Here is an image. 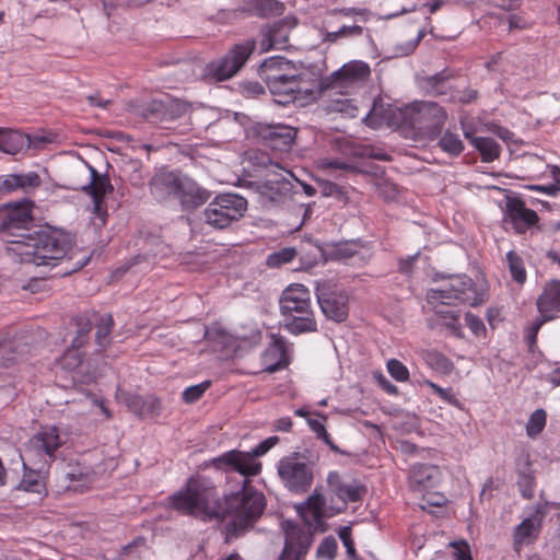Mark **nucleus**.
I'll return each mask as SVG.
<instances>
[{
	"instance_id": "obj_1",
	"label": "nucleus",
	"mask_w": 560,
	"mask_h": 560,
	"mask_svg": "<svg viewBox=\"0 0 560 560\" xmlns=\"http://www.w3.org/2000/svg\"><path fill=\"white\" fill-rule=\"evenodd\" d=\"M32 208L27 202L10 207L2 222L8 255L15 261L35 266H55L71 250L70 237L57 230L30 232Z\"/></svg>"
},
{
	"instance_id": "obj_2",
	"label": "nucleus",
	"mask_w": 560,
	"mask_h": 560,
	"mask_svg": "<svg viewBox=\"0 0 560 560\" xmlns=\"http://www.w3.org/2000/svg\"><path fill=\"white\" fill-rule=\"evenodd\" d=\"M448 115L435 102H413L393 110V124L413 140H433L442 131Z\"/></svg>"
},
{
	"instance_id": "obj_3",
	"label": "nucleus",
	"mask_w": 560,
	"mask_h": 560,
	"mask_svg": "<svg viewBox=\"0 0 560 560\" xmlns=\"http://www.w3.org/2000/svg\"><path fill=\"white\" fill-rule=\"evenodd\" d=\"M222 503L215 486L201 476L191 477L186 488L177 492V512L205 522H222Z\"/></svg>"
},
{
	"instance_id": "obj_4",
	"label": "nucleus",
	"mask_w": 560,
	"mask_h": 560,
	"mask_svg": "<svg viewBox=\"0 0 560 560\" xmlns=\"http://www.w3.org/2000/svg\"><path fill=\"white\" fill-rule=\"evenodd\" d=\"M222 508V522L230 520V533L238 536L260 518L266 509V498L250 485L248 477H244L242 489L224 497Z\"/></svg>"
},
{
	"instance_id": "obj_5",
	"label": "nucleus",
	"mask_w": 560,
	"mask_h": 560,
	"mask_svg": "<svg viewBox=\"0 0 560 560\" xmlns=\"http://www.w3.org/2000/svg\"><path fill=\"white\" fill-rule=\"evenodd\" d=\"M282 326L292 335L317 331V320L312 307L311 292L301 284H290L281 294Z\"/></svg>"
},
{
	"instance_id": "obj_6",
	"label": "nucleus",
	"mask_w": 560,
	"mask_h": 560,
	"mask_svg": "<svg viewBox=\"0 0 560 560\" xmlns=\"http://www.w3.org/2000/svg\"><path fill=\"white\" fill-rule=\"evenodd\" d=\"M485 301V292L466 275L452 276L439 288H432L427 293L428 304L463 303L477 306Z\"/></svg>"
},
{
	"instance_id": "obj_7",
	"label": "nucleus",
	"mask_w": 560,
	"mask_h": 560,
	"mask_svg": "<svg viewBox=\"0 0 560 560\" xmlns=\"http://www.w3.org/2000/svg\"><path fill=\"white\" fill-rule=\"evenodd\" d=\"M316 464L305 453L294 452L282 457L277 465L283 487L294 494L306 493L315 478Z\"/></svg>"
},
{
	"instance_id": "obj_8",
	"label": "nucleus",
	"mask_w": 560,
	"mask_h": 560,
	"mask_svg": "<svg viewBox=\"0 0 560 560\" xmlns=\"http://www.w3.org/2000/svg\"><path fill=\"white\" fill-rule=\"evenodd\" d=\"M371 68L362 60H351L319 80V91L326 96L350 95L370 78Z\"/></svg>"
},
{
	"instance_id": "obj_9",
	"label": "nucleus",
	"mask_w": 560,
	"mask_h": 560,
	"mask_svg": "<svg viewBox=\"0 0 560 560\" xmlns=\"http://www.w3.org/2000/svg\"><path fill=\"white\" fill-rule=\"evenodd\" d=\"M255 50V39H246L233 45L222 58L212 60L205 66L202 79L208 83H215L233 78Z\"/></svg>"
},
{
	"instance_id": "obj_10",
	"label": "nucleus",
	"mask_w": 560,
	"mask_h": 560,
	"mask_svg": "<svg viewBox=\"0 0 560 560\" xmlns=\"http://www.w3.org/2000/svg\"><path fill=\"white\" fill-rule=\"evenodd\" d=\"M279 442L278 436H269L255 446L252 453L232 450L213 459L214 466L225 471H236L243 477H254L260 474L261 463L256 457L265 455Z\"/></svg>"
},
{
	"instance_id": "obj_11",
	"label": "nucleus",
	"mask_w": 560,
	"mask_h": 560,
	"mask_svg": "<svg viewBox=\"0 0 560 560\" xmlns=\"http://www.w3.org/2000/svg\"><path fill=\"white\" fill-rule=\"evenodd\" d=\"M65 443L57 427H43L25 444L22 455L23 467L49 466L56 458V452Z\"/></svg>"
},
{
	"instance_id": "obj_12",
	"label": "nucleus",
	"mask_w": 560,
	"mask_h": 560,
	"mask_svg": "<svg viewBox=\"0 0 560 560\" xmlns=\"http://www.w3.org/2000/svg\"><path fill=\"white\" fill-rule=\"evenodd\" d=\"M247 200L236 194L217 196L205 210V220L213 229L223 230L243 218Z\"/></svg>"
},
{
	"instance_id": "obj_13",
	"label": "nucleus",
	"mask_w": 560,
	"mask_h": 560,
	"mask_svg": "<svg viewBox=\"0 0 560 560\" xmlns=\"http://www.w3.org/2000/svg\"><path fill=\"white\" fill-rule=\"evenodd\" d=\"M316 298L326 318L342 323L349 315V295L337 283L319 282L316 285Z\"/></svg>"
},
{
	"instance_id": "obj_14",
	"label": "nucleus",
	"mask_w": 560,
	"mask_h": 560,
	"mask_svg": "<svg viewBox=\"0 0 560 560\" xmlns=\"http://www.w3.org/2000/svg\"><path fill=\"white\" fill-rule=\"evenodd\" d=\"M329 492L337 498L330 499V514H340L347 510L348 503H355L363 500L366 494V487L357 480L347 481L338 471H330L327 475Z\"/></svg>"
},
{
	"instance_id": "obj_15",
	"label": "nucleus",
	"mask_w": 560,
	"mask_h": 560,
	"mask_svg": "<svg viewBox=\"0 0 560 560\" xmlns=\"http://www.w3.org/2000/svg\"><path fill=\"white\" fill-rule=\"evenodd\" d=\"M296 511L305 524L314 529L322 528L325 518L337 515L330 514V503L327 504L326 498L317 488L304 503L296 506Z\"/></svg>"
},
{
	"instance_id": "obj_16",
	"label": "nucleus",
	"mask_w": 560,
	"mask_h": 560,
	"mask_svg": "<svg viewBox=\"0 0 560 560\" xmlns=\"http://www.w3.org/2000/svg\"><path fill=\"white\" fill-rule=\"evenodd\" d=\"M504 220L512 225L515 233L524 234L538 223L539 217L522 199L514 197L506 201Z\"/></svg>"
},
{
	"instance_id": "obj_17",
	"label": "nucleus",
	"mask_w": 560,
	"mask_h": 560,
	"mask_svg": "<svg viewBox=\"0 0 560 560\" xmlns=\"http://www.w3.org/2000/svg\"><path fill=\"white\" fill-rule=\"evenodd\" d=\"M90 173L89 183L82 189L92 197L93 212L104 224L107 215L104 198L113 191L110 180L105 175H100L92 166H88Z\"/></svg>"
},
{
	"instance_id": "obj_18",
	"label": "nucleus",
	"mask_w": 560,
	"mask_h": 560,
	"mask_svg": "<svg viewBox=\"0 0 560 560\" xmlns=\"http://www.w3.org/2000/svg\"><path fill=\"white\" fill-rule=\"evenodd\" d=\"M210 192L187 176H177V202L183 211H191L203 206Z\"/></svg>"
},
{
	"instance_id": "obj_19",
	"label": "nucleus",
	"mask_w": 560,
	"mask_h": 560,
	"mask_svg": "<svg viewBox=\"0 0 560 560\" xmlns=\"http://www.w3.org/2000/svg\"><path fill=\"white\" fill-rule=\"evenodd\" d=\"M117 399L140 419H153L161 412V402L153 396H140L118 389Z\"/></svg>"
},
{
	"instance_id": "obj_20",
	"label": "nucleus",
	"mask_w": 560,
	"mask_h": 560,
	"mask_svg": "<svg viewBox=\"0 0 560 560\" xmlns=\"http://www.w3.org/2000/svg\"><path fill=\"white\" fill-rule=\"evenodd\" d=\"M311 546V538L298 526L288 523L285 544L279 560H302Z\"/></svg>"
},
{
	"instance_id": "obj_21",
	"label": "nucleus",
	"mask_w": 560,
	"mask_h": 560,
	"mask_svg": "<svg viewBox=\"0 0 560 560\" xmlns=\"http://www.w3.org/2000/svg\"><path fill=\"white\" fill-rule=\"evenodd\" d=\"M271 340V343L267 347L261 357L264 370L268 373L282 370L290 363L285 338L280 335L272 334Z\"/></svg>"
},
{
	"instance_id": "obj_22",
	"label": "nucleus",
	"mask_w": 560,
	"mask_h": 560,
	"mask_svg": "<svg viewBox=\"0 0 560 560\" xmlns=\"http://www.w3.org/2000/svg\"><path fill=\"white\" fill-rule=\"evenodd\" d=\"M537 311L547 319L560 318V280L547 282L536 301Z\"/></svg>"
},
{
	"instance_id": "obj_23",
	"label": "nucleus",
	"mask_w": 560,
	"mask_h": 560,
	"mask_svg": "<svg viewBox=\"0 0 560 560\" xmlns=\"http://www.w3.org/2000/svg\"><path fill=\"white\" fill-rule=\"evenodd\" d=\"M544 516V511L537 508L530 516L523 520V522L516 526L514 530V544L516 547L529 545L538 538L541 532Z\"/></svg>"
},
{
	"instance_id": "obj_24",
	"label": "nucleus",
	"mask_w": 560,
	"mask_h": 560,
	"mask_svg": "<svg viewBox=\"0 0 560 560\" xmlns=\"http://www.w3.org/2000/svg\"><path fill=\"white\" fill-rule=\"evenodd\" d=\"M150 190L156 201H171L175 196L174 171L168 167L159 168L150 182Z\"/></svg>"
},
{
	"instance_id": "obj_25",
	"label": "nucleus",
	"mask_w": 560,
	"mask_h": 560,
	"mask_svg": "<svg viewBox=\"0 0 560 560\" xmlns=\"http://www.w3.org/2000/svg\"><path fill=\"white\" fill-rule=\"evenodd\" d=\"M301 80V77L298 74L284 77L281 81H277V78L272 77L271 86L268 89L277 97L278 103H293L302 94Z\"/></svg>"
},
{
	"instance_id": "obj_26",
	"label": "nucleus",
	"mask_w": 560,
	"mask_h": 560,
	"mask_svg": "<svg viewBox=\"0 0 560 560\" xmlns=\"http://www.w3.org/2000/svg\"><path fill=\"white\" fill-rule=\"evenodd\" d=\"M464 136L479 152L482 162L491 163L499 159L501 145L495 139L491 137H475L474 132L468 129H464Z\"/></svg>"
},
{
	"instance_id": "obj_27",
	"label": "nucleus",
	"mask_w": 560,
	"mask_h": 560,
	"mask_svg": "<svg viewBox=\"0 0 560 560\" xmlns=\"http://www.w3.org/2000/svg\"><path fill=\"white\" fill-rule=\"evenodd\" d=\"M262 138L269 142V145L273 149L289 148L295 138L296 131L294 128L276 125L267 126L260 131Z\"/></svg>"
},
{
	"instance_id": "obj_28",
	"label": "nucleus",
	"mask_w": 560,
	"mask_h": 560,
	"mask_svg": "<svg viewBox=\"0 0 560 560\" xmlns=\"http://www.w3.org/2000/svg\"><path fill=\"white\" fill-rule=\"evenodd\" d=\"M288 68H290V61H288L284 57L273 56L265 59L260 63L258 68V74L260 79L267 84V86L270 88L272 77L277 78V81H281L282 78L290 75L284 72Z\"/></svg>"
},
{
	"instance_id": "obj_29",
	"label": "nucleus",
	"mask_w": 560,
	"mask_h": 560,
	"mask_svg": "<svg viewBox=\"0 0 560 560\" xmlns=\"http://www.w3.org/2000/svg\"><path fill=\"white\" fill-rule=\"evenodd\" d=\"M90 327H82L79 330L77 338L73 340L72 348L68 349L60 358V365L68 371H75L82 365V353L79 348L85 342L86 334Z\"/></svg>"
},
{
	"instance_id": "obj_30",
	"label": "nucleus",
	"mask_w": 560,
	"mask_h": 560,
	"mask_svg": "<svg viewBox=\"0 0 560 560\" xmlns=\"http://www.w3.org/2000/svg\"><path fill=\"white\" fill-rule=\"evenodd\" d=\"M28 143V137L20 131L0 128V151L14 155L27 147Z\"/></svg>"
},
{
	"instance_id": "obj_31",
	"label": "nucleus",
	"mask_w": 560,
	"mask_h": 560,
	"mask_svg": "<svg viewBox=\"0 0 560 560\" xmlns=\"http://www.w3.org/2000/svg\"><path fill=\"white\" fill-rule=\"evenodd\" d=\"M48 466L40 467L39 464L36 466L28 465L24 467V475L20 482V489L27 492L40 494L45 490L44 474Z\"/></svg>"
},
{
	"instance_id": "obj_32",
	"label": "nucleus",
	"mask_w": 560,
	"mask_h": 560,
	"mask_svg": "<svg viewBox=\"0 0 560 560\" xmlns=\"http://www.w3.org/2000/svg\"><path fill=\"white\" fill-rule=\"evenodd\" d=\"M244 11L249 15L267 18L280 15L283 11V4L276 0H244Z\"/></svg>"
},
{
	"instance_id": "obj_33",
	"label": "nucleus",
	"mask_w": 560,
	"mask_h": 560,
	"mask_svg": "<svg viewBox=\"0 0 560 560\" xmlns=\"http://www.w3.org/2000/svg\"><path fill=\"white\" fill-rule=\"evenodd\" d=\"M439 475V468L434 465L416 464L411 467L410 479L420 489H428L434 486Z\"/></svg>"
},
{
	"instance_id": "obj_34",
	"label": "nucleus",
	"mask_w": 560,
	"mask_h": 560,
	"mask_svg": "<svg viewBox=\"0 0 560 560\" xmlns=\"http://www.w3.org/2000/svg\"><path fill=\"white\" fill-rule=\"evenodd\" d=\"M60 481L66 490L83 491L93 482V477L90 472L83 471L81 468L72 467L61 476Z\"/></svg>"
},
{
	"instance_id": "obj_35",
	"label": "nucleus",
	"mask_w": 560,
	"mask_h": 560,
	"mask_svg": "<svg viewBox=\"0 0 560 560\" xmlns=\"http://www.w3.org/2000/svg\"><path fill=\"white\" fill-rule=\"evenodd\" d=\"M331 96H328L329 100L326 102L325 109L328 113H339L343 117L348 118H354L359 115V108L354 104V101L352 98L347 97L348 95L334 98Z\"/></svg>"
},
{
	"instance_id": "obj_36",
	"label": "nucleus",
	"mask_w": 560,
	"mask_h": 560,
	"mask_svg": "<svg viewBox=\"0 0 560 560\" xmlns=\"http://www.w3.org/2000/svg\"><path fill=\"white\" fill-rule=\"evenodd\" d=\"M506 264L513 281L523 285L526 282L527 272L521 255L514 250H510L506 254Z\"/></svg>"
},
{
	"instance_id": "obj_37",
	"label": "nucleus",
	"mask_w": 560,
	"mask_h": 560,
	"mask_svg": "<svg viewBox=\"0 0 560 560\" xmlns=\"http://www.w3.org/2000/svg\"><path fill=\"white\" fill-rule=\"evenodd\" d=\"M439 147L442 151L452 156H458L464 151L465 147L457 133L450 130L445 131L439 140Z\"/></svg>"
},
{
	"instance_id": "obj_38",
	"label": "nucleus",
	"mask_w": 560,
	"mask_h": 560,
	"mask_svg": "<svg viewBox=\"0 0 560 560\" xmlns=\"http://www.w3.org/2000/svg\"><path fill=\"white\" fill-rule=\"evenodd\" d=\"M320 419L317 418H308L307 423L311 430L316 434L317 439L322 440L329 448L334 452H338V446L334 443L330 434L327 432L324 422L327 420V417L324 415H318Z\"/></svg>"
},
{
	"instance_id": "obj_39",
	"label": "nucleus",
	"mask_w": 560,
	"mask_h": 560,
	"mask_svg": "<svg viewBox=\"0 0 560 560\" xmlns=\"http://www.w3.org/2000/svg\"><path fill=\"white\" fill-rule=\"evenodd\" d=\"M281 27L273 25L264 35L261 40V50L268 51L270 49H281L285 46L288 38L287 36H280Z\"/></svg>"
},
{
	"instance_id": "obj_40",
	"label": "nucleus",
	"mask_w": 560,
	"mask_h": 560,
	"mask_svg": "<svg viewBox=\"0 0 560 560\" xmlns=\"http://www.w3.org/2000/svg\"><path fill=\"white\" fill-rule=\"evenodd\" d=\"M550 319L539 314L524 330V339L527 343L528 350L534 352L537 346V337L540 328Z\"/></svg>"
},
{
	"instance_id": "obj_41",
	"label": "nucleus",
	"mask_w": 560,
	"mask_h": 560,
	"mask_svg": "<svg viewBox=\"0 0 560 560\" xmlns=\"http://www.w3.org/2000/svg\"><path fill=\"white\" fill-rule=\"evenodd\" d=\"M427 362L433 370L442 374H450L454 369L453 362L446 355L436 351L428 353Z\"/></svg>"
},
{
	"instance_id": "obj_42",
	"label": "nucleus",
	"mask_w": 560,
	"mask_h": 560,
	"mask_svg": "<svg viewBox=\"0 0 560 560\" xmlns=\"http://www.w3.org/2000/svg\"><path fill=\"white\" fill-rule=\"evenodd\" d=\"M14 178L15 190L22 189L24 192H31L42 184L39 175L35 172L14 174Z\"/></svg>"
},
{
	"instance_id": "obj_43",
	"label": "nucleus",
	"mask_w": 560,
	"mask_h": 560,
	"mask_svg": "<svg viewBox=\"0 0 560 560\" xmlns=\"http://www.w3.org/2000/svg\"><path fill=\"white\" fill-rule=\"evenodd\" d=\"M546 419H547V415L544 409L535 410L530 415V417L527 421V424H526L527 435L530 438H535L538 434H540L546 425Z\"/></svg>"
},
{
	"instance_id": "obj_44",
	"label": "nucleus",
	"mask_w": 560,
	"mask_h": 560,
	"mask_svg": "<svg viewBox=\"0 0 560 560\" xmlns=\"http://www.w3.org/2000/svg\"><path fill=\"white\" fill-rule=\"evenodd\" d=\"M296 256V252L293 248H282L278 252L270 254L267 258V265L269 267H279L281 265L291 262Z\"/></svg>"
},
{
	"instance_id": "obj_45",
	"label": "nucleus",
	"mask_w": 560,
	"mask_h": 560,
	"mask_svg": "<svg viewBox=\"0 0 560 560\" xmlns=\"http://www.w3.org/2000/svg\"><path fill=\"white\" fill-rule=\"evenodd\" d=\"M210 386V381H203L200 384L187 387L183 393V400L187 404H194L198 401Z\"/></svg>"
},
{
	"instance_id": "obj_46",
	"label": "nucleus",
	"mask_w": 560,
	"mask_h": 560,
	"mask_svg": "<svg viewBox=\"0 0 560 560\" xmlns=\"http://www.w3.org/2000/svg\"><path fill=\"white\" fill-rule=\"evenodd\" d=\"M387 372L397 382H407L409 380V371L407 366L397 359L387 361Z\"/></svg>"
},
{
	"instance_id": "obj_47",
	"label": "nucleus",
	"mask_w": 560,
	"mask_h": 560,
	"mask_svg": "<svg viewBox=\"0 0 560 560\" xmlns=\"http://www.w3.org/2000/svg\"><path fill=\"white\" fill-rule=\"evenodd\" d=\"M113 318L110 315H105L100 318V322L97 324V329L95 332V337L97 340V343L100 346H105L107 342V338L112 331L113 328Z\"/></svg>"
},
{
	"instance_id": "obj_48",
	"label": "nucleus",
	"mask_w": 560,
	"mask_h": 560,
	"mask_svg": "<svg viewBox=\"0 0 560 560\" xmlns=\"http://www.w3.org/2000/svg\"><path fill=\"white\" fill-rule=\"evenodd\" d=\"M320 192L325 197H335L339 201H346L348 198L343 188L329 180H323L319 183Z\"/></svg>"
},
{
	"instance_id": "obj_49",
	"label": "nucleus",
	"mask_w": 560,
	"mask_h": 560,
	"mask_svg": "<svg viewBox=\"0 0 560 560\" xmlns=\"http://www.w3.org/2000/svg\"><path fill=\"white\" fill-rule=\"evenodd\" d=\"M337 552V541L334 537H326L317 548V556L332 560Z\"/></svg>"
},
{
	"instance_id": "obj_50",
	"label": "nucleus",
	"mask_w": 560,
	"mask_h": 560,
	"mask_svg": "<svg viewBox=\"0 0 560 560\" xmlns=\"http://www.w3.org/2000/svg\"><path fill=\"white\" fill-rule=\"evenodd\" d=\"M450 547L454 549L455 560H472L470 546L466 540L451 541Z\"/></svg>"
},
{
	"instance_id": "obj_51",
	"label": "nucleus",
	"mask_w": 560,
	"mask_h": 560,
	"mask_svg": "<svg viewBox=\"0 0 560 560\" xmlns=\"http://www.w3.org/2000/svg\"><path fill=\"white\" fill-rule=\"evenodd\" d=\"M465 322H466V325L468 326V328L471 330V332L475 336L480 337V336L485 335L486 326L479 316H477L472 313H466Z\"/></svg>"
},
{
	"instance_id": "obj_52",
	"label": "nucleus",
	"mask_w": 560,
	"mask_h": 560,
	"mask_svg": "<svg viewBox=\"0 0 560 560\" xmlns=\"http://www.w3.org/2000/svg\"><path fill=\"white\" fill-rule=\"evenodd\" d=\"M443 325L452 332V335L457 338H463V327L457 313H450V316H444Z\"/></svg>"
},
{
	"instance_id": "obj_53",
	"label": "nucleus",
	"mask_w": 560,
	"mask_h": 560,
	"mask_svg": "<svg viewBox=\"0 0 560 560\" xmlns=\"http://www.w3.org/2000/svg\"><path fill=\"white\" fill-rule=\"evenodd\" d=\"M13 352L10 342H0V369L10 368L15 362V357L11 355Z\"/></svg>"
},
{
	"instance_id": "obj_54",
	"label": "nucleus",
	"mask_w": 560,
	"mask_h": 560,
	"mask_svg": "<svg viewBox=\"0 0 560 560\" xmlns=\"http://www.w3.org/2000/svg\"><path fill=\"white\" fill-rule=\"evenodd\" d=\"M160 104L152 102L147 107L131 105V110L145 119H151L160 110Z\"/></svg>"
},
{
	"instance_id": "obj_55",
	"label": "nucleus",
	"mask_w": 560,
	"mask_h": 560,
	"mask_svg": "<svg viewBox=\"0 0 560 560\" xmlns=\"http://www.w3.org/2000/svg\"><path fill=\"white\" fill-rule=\"evenodd\" d=\"M338 534H339L340 540L342 541L343 546L347 549V552L350 556H353L355 553V548H354V542L352 540L350 527L346 526V527L340 528Z\"/></svg>"
},
{
	"instance_id": "obj_56",
	"label": "nucleus",
	"mask_w": 560,
	"mask_h": 560,
	"mask_svg": "<svg viewBox=\"0 0 560 560\" xmlns=\"http://www.w3.org/2000/svg\"><path fill=\"white\" fill-rule=\"evenodd\" d=\"M15 191L14 174L0 176V198L7 194Z\"/></svg>"
},
{
	"instance_id": "obj_57",
	"label": "nucleus",
	"mask_w": 560,
	"mask_h": 560,
	"mask_svg": "<svg viewBox=\"0 0 560 560\" xmlns=\"http://www.w3.org/2000/svg\"><path fill=\"white\" fill-rule=\"evenodd\" d=\"M329 13L331 15H343V16L361 15V16H365L368 14V10L366 9H358V8H340V9H332Z\"/></svg>"
},
{
	"instance_id": "obj_58",
	"label": "nucleus",
	"mask_w": 560,
	"mask_h": 560,
	"mask_svg": "<svg viewBox=\"0 0 560 560\" xmlns=\"http://www.w3.org/2000/svg\"><path fill=\"white\" fill-rule=\"evenodd\" d=\"M509 26L510 30H525L529 26L528 22L518 14H511L509 16Z\"/></svg>"
},
{
	"instance_id": "obj_59",
	"label": "nucleus",
	"mask_w": 560,
	"mask_h": 560,
	"mask_svg": "<svg viewBox=\"0 0 560 560\" xmlns=\"http://www.w3.org/2000/svg\"><path fill=\"white\" fill-rule=\"evenodd\" d=\"M443 401L447 402L451 406H454L458 409L463 408L462 402L458 400V398L455 396V394L452 393V389L445 388V394L440 397Z\"/></svg>"
},
{
	"instance_id": "obj_60",
	"label": "nucleus",
	"mask_w": 560,
	"mask_h": 560,
	"mask_svg": "<svg viewBox=\"0 0 560 560\" xmlns=\"http://www.w3.org/2000/svg\"><path fill=\"white\" fill-rule=\"evenodd\" d=\"M339 32H340L341 37H345V36H359V35H361L363 33V28L360 25H352V26L343 25L339 30Z\"/></svg>"
},
{
	"instance_id": "obj_61",
	"label": "nucleus",
	"mask_w": 560,
	"mask_h": 560,
	"mask_svg": "<svg viewBox=\"0 0 560 560\" xmlns=\"http://www.w3.org/2000/svg\"><path fill=\"white\" fill-rule=\"evenodd\" d=\"M520 0H497V2H494L495 7L505 11L516 10L520 7Z\"/></svg>"
},
{
	"instance_id": "obj_62",
	"label": "nucleus",
	"mask_w": 560,
	"mask_h": 560,
	"mask_svg": "<svg viewBox=\"0 0 560 560\" xmlns=\"http://www.w3.org/2000/svg\"><path fill=\"white\" fill-rule=\"evenodd\" d=\"M293 421L290 417H282L275 422L277 431L289 432L292 429Z\"/></svg>"
},
{
	"instance_id": "obj_63",
	"label": "nucleus",
	"mask_w": 560,
	"mask_h": 560,
	"mask_svg": "<svg viewBox=\"0 0 560 560\" xmlns=\"http://www.w3.org/2000/svg\"><path fill=\"white\" fill-rule=\"evenodd\" d=\"M433 307L434 313L444 319V316H450V313H456L453 310L447 308L450 304L446 303H439V304H430Z\"/></svg>"
},
{
	"instance_id": "obj_64",
	"label": "nucleus",
	"mask_w": 560,
	"mask_h": 560,
	"mask_svg": "<svg viewBox=\"0 0 560 560\" xmlns=\"http://www.w3.org/2000/svg\"><path fill=\"white\" fill-rule=\"evenodd\" d=\"M446 79H447V77L445 75V73H444V72H441V73H438V74H435V75L431 77V78L428 80V82H429V84H430L433 89H435V90H436V93L442 94V93H443V91H442V90H439V85H440L441 83H443Z\"/></svg>"
}]
</instances>
